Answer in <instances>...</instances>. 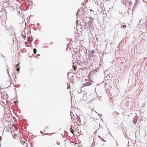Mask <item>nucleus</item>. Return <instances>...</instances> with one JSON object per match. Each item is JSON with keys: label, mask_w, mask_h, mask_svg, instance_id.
Segmentation results:
<instances>
[{"label": "nucleus", "mask_w": 147, "mask_h": 147, "mask_svg": "<svg viewBox=\"0 0 147 147\" xmlns=\"http://www.w3.org/2000/svg\"><path fill=\"white\" fill-rule=\"evenodd\" d=\"M19 132L18 130H15L12 132L13 137L14 139H16L18 138L17 136L19 134Z\"/></svg>", "instance_id": "3"}, {"label": "nucleus", "mask_w": 147, "mask_h": 147, "mask_svg": "<svg viewBox=\"0 0 147 147\" xmlns=\"http://www.w3.org/2000/svg\"><path fill=\"white\" fill-rule=\"evenodd\" d=\"M15 67H16V68L18 67H16V66Z\"/></svg>", "instance_id": "18"}, {"label": "nucleus", "mask_w": 147, "mask_h": 147, "mask_svg": "<svg viewBox=\"0 0 147 147\" xmlns=\"http://www.w3.org/2000/svg\"><path fill=\"white\" fill-rule=\"evenodd\" d=\"M39 24V23H38V24Z\"/></svg>", "instance_id": "20"}, {"label": "nucleus", "mask_w": 147, "mask_h": 147, "mask_svg": "<svg viewBox=\"0 0 147 147\" xmlns=\"http://www.w3.org/2000/svg\"><path fill=\"white\" fill-rule=\"evenodd\" d=\"M36 49H34L33 50V51L35 54L36 53Z\"/></svg>", "instance_id": "9"}, {"label": "nucleus", "mask_w": 147, "mask_h": 147, "mask_svg": "<svg viewBox=\"0 0 147 147\" xmlns=\"http://www.w3.org/2000/svg\"><path fill=\"white\" fill-rule=\"evenodd\" d=\"M19 65H20V64L19 63H18V64H17L16 65V67H18V68L17 69V70L18 71H20V68H18V67H19Z\"/></svg>", "instance_id": "8"}, {"label": "nucleus", "mask_w": 147, "mask_h": 147, "mask_svg": "<svg viewBox=\"0 0 147 147\" xmlns=\"http://www.w3.org/2000/svg\"><path fill=\"white\" fill-rule=\"evenodd\" d=\"M82 11H83V9H81L78 10L77 12V16H78V15H80V14H79V13H81L82 14Z\"/></svg>", "instance_id": "5"}, {"label": "nucleus", "mask_w": 147, "mask_h": 147, "mask_svg": "<svg viewBox=\"0 0 147 147\" xmlns=\"http://www.w3.org/2000/svg\"><path fill=\"white\" fill-rule=\"evenodd\" d=\"M1 137L0 136V141H1Z\"/></svg>", "instance_id": "17"}, {"label": "nucleus", "mask_w": 147, "mask_h": 147, "mask_svg": "<svg viewBox=\"0 0 147 147\" xmlns=\"http://www.w3.org/2000/svg\"><path fill=\"white\" fill-rule=\"evenodd\" d=\"M141 26H143V25H144V24L143 23H141Z\"/></svg>", "instance_id": "15"}, {"label": "nucleus", "mask_w": 147, "mask_h": 147, "mask_svg": "<svg viewBox=\"0 0 147 147\" xmlns=\"http://www.w3.org/2000/svg\"><path fill=\"white\" fill-rule=\"evenodd\" d=\"M90 74H89L88 76V78L89 80H90Z\"/></svg>", "instance_id": "13"}, {"label": "nucleus", "mask_w": 147, "mask_h": 147, "mask_svg": "<svg viewBox=\"0 0 147 147\" xmlns=\"http://www.w3.org/2000/svg\"><path fill=\"white\" fill-rule=\"evenodd\" d=\"M71 118L72 120H74L75 119H76V116H75L74 115H73V114L72 113V114L71 113Z\"/></svg>", "instance_id": "7"}, {"label": "nucleus", "mask_w": 147, "mask_h": 147, "mask_svg": "<svg viewBox=\"0 0 147 147\" xmlns=\"http://www.w3.org/2000/svg\"><path fill=\"white\" fill-rule=\"evenodd\" d=\"M72 121L75 124H79L81 122L80 118L78 116H76V118L74 120H72Z\"/></svg>", "instance_id": "2"}, {"label": "nucleus", "mask_w": 147, "mask_h": 147, "mask_svg": "<svg viewBox=\"0 0 147 147\" xmlns=\"http://www.w3.org/2000/svg\"><path fill=\"white\" fill-rule=\"evenodd\" d=\"M86 83H85V86H88L90 85H91L92 82V81H91L90 80H86Z\"/></svg>", "instance_id": "4"}, {"label": "nucleus", "mask_w": 147, "mask_h": 147, "mask_svg": "<svg viewBox=\"0 0 147 147\" xmlns=\"http://www.w3.org/2000/svg\"><path fill=\"white\" fill-rule=\"evenodd\" d=\"M89 28H90V27H91V26H90L89 25Z\"/></svg>", "instance_id": "19"}, {"label": "nucleus", "mask_w": 147, "mask_h": 147, "mask_svg": "<svg viewBox=\"0 0 147 147\" xmlns=\"http://www.w3.org/2000/svg\"><path fill=\"white\" fill-rule=\"evenodd\" d=\"M76 67H74V70H76Z\"/></svg>", "instance_id": "16"}, {"label": "nucleus", "mask_w": 147, "mask_h": 147, "mask_svg": "<svg viewBox=\"0 0 147 147\" xmlns=\"http://www.w3.org/2000/svg\"><path fill=\"white\" fill-rule=\"evenodd\" d=\"M79 125L80 124H74V126L73 127L72 126L70 129V131L72 134H74V131L77 132L78 134L81 132L80 130V126Z\"/></svg>", "instance_id": "1"}, {"label": "nucleus", "mask_w": 147, "mask_h": 147, "mask_svg": "<svg viewBox=\"0 0 147 147\" xmlns=\"http://www.w3.org/2000/svg\"><path fill=\"white\" fill-rule=\"evenodd\" d=\"M76 24L77 25L76 26L77 27V26H78L79 24H80L79 22L78 21H76Z\"/></svg>", "instance_id": "10"}, {"label": "nucleus", "mask_w": 147, "mask_h": 147, "mask_svg": "<svg viewBox=\"0 0 147 147\" xmlns=\"http://www.w3.org/2000/svg\"><path fill=\"white\" fill-rule=\"evenodd\" d=\"M136 122H137L136 120H134V121H133L134 123H136Z\"/></svg>", "instance_id": "14"}, {"label": "nucleus", "mask_w": 147, "mask_h": 147, "mask_svg": "<svg viewBox=\"0 0 147 147\" xmlns=\"http://www.w3.org/2000/svg\"><path fill=\"white\" fill-rule=\"evenodd\" d=\"M141 21H142V19H141V20H140V21H139V27H141V26H140L141 24H140V23L141 22Z\"/></svg>", "instance_id": "11"}, {"label": "nucleus", "mask_w": 147, "mask_h": 147, "mask_svg": "<svg viewBox=\"0 0 147 147\" xmlns=\"http://www.w3.org/2000/svg\"><path fill=\"white\" fill-rule=\"evenodd\" d=\"M10 130L11 131L13 132L14 131L17 130V129L14 126H13L11 127Z\"/></svg>", "instance_id": "6"}, {"label": "nucleus", "mask_w": 147, "mask_h": 147, "mask_svg": "<svg viewBox=\"0 0 147 147\" xmlns=\"http://www.w3.org/2000/svg\"><path fill=\"white\" fill-rule=\"evenodd\" d=\"M121 27L122 28V27L121 26ZM126 27V25H123V26H122V28H125Z\"/></svg>", "instance_id": "12"}]
</instances>
